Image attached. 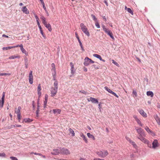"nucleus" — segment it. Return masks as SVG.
I'll use <instances>...</instances> for the list:
<instances>
[{"instance_id": "19", "label": "nucleus", "mask_w": 160, "mask_h": 160, "mask_svg": "<svg viewBox=\"0 0 160 160\" xmlns=\"http://www.w3.org/2000/svg\"><path fill=\"white\" fill-rule=\"evenodd\" d=\"M93 55L94 57L99 59L100 60L102 61L103 62H105V60L102 59L100 55L96 54H93Z\"/></svg>"}, {"instance_id": "38", "label": "nucleus", "mask_w": 160, "mask_h": 160, "mask_svg": "<svg viewBox=\"0 0 160 160\" xmlns=\"http://www.w3.org/2000/svg\"><path fill=\"white\" fill-rule=\"evenodd\" d=\"M145 129L148 133H149V132L151 131V130L147 126H146L145 127Z\"/></svg>"}, {"instance_id": "7", "label": "nucleus", "mask_w": 160, "mask_h": 160, "mask_svg": "<svg viewBox=\"0 0 160 160\" xmlns=\"http://www.w3.org/2000/svg\"><path fill=\"white\" fill-rule=\"evenodd\" d=\"M57 88L52 87L51 89V96L52 97L54 96L57 94L58 91Z\"/></svg>"}, {"instance_id": "43", "label": "nucleus", "mask_w": 160, "mask_h": 160, "mask_svg": "<svg viewBox=\"0 0 160 160\" xmlns=\"http://www.w3.org/2000/svg\"><path fill=\"white\" fill-rule=\"evenodd\" d=\"M95 22V25L98 28H100V26L99 25V24L98 22V21H96Z\"/></svg>"}, {"instance_id": "16", "label": "nucleus", "mask_w": 160, "mask_h": 160, "mask_svg": "<svg viewBox=\"0 0 160 160\" xmlns=\"http://www.w3.org/2000/svg\"><path fill=\"white\" fill-rule=\"evenodd\" d=\"M70 64L71 67V73L72 75H73L75 71V70L74 68V65L72 62L70 63Z\"/></svg>"}, {"instance_id": "13", "label": "nucleus", "mask_w": 160, "mask_h": 160, "mask_svg": "<svg viewBox=\"0 0 160 160\" xmlns=\"http://www.w3.org/2000/svg\"><path fill=\"white\" fill-rule=\"evenodd\" d=\"M105 89L107 90L108 92L112 94L114 96H116L117 98H118V96L117 95L116 93L114 92H112L110 89L107 87H104Z\"/></svg>"}, {"instance_id": "59", "label": "nucleus", "mask_w": 160, "mask_h": 160, "mask_svg": "<svg viewBox=\"0 0 160 160\" xmlns=\"http://www.w3.org/2000/svg\"><path fill=\"white\" fill-rule=\"evenodd\" d=\"M103 20H104V21H106L107 19H106V17L105 16H103Z\"/></svg>"}, {"instance_id": "64", "label": "nucleus", "mask_w": 160, "mask_h": 160, "mask_svg": "<svg viewBox=\"0 0 160 160\" xmlns=\"http://www.w3.org/2000/svg\"><path fill=\"white\" fill-rule=\"evenodd\" d=\"M37 22L38 26H40V23H39L38 21L37 20Z\"/></svg>"}, {"instance_id": "24", "label": "nucleus", "mask_w": 160, "mask_h": 160, "mask_svg": "<svg viewBox=\"0 0 160 160\" xmlns=\"http://www.w3.org/2000/svg\"><path fill=\"white\" fill-rule=\"evenodd\" d=\"M87 135L89 138L92 139L93 140L95 139L94 136L92 134H91L90 133H87Z\"/></svg>"}, {"instance_id": "22", "label": "nucleus", "mask_w": 160, "mask_h": 160, "mask_svg": "<svg viewBox=\"0 0 160 160\" xmlns=\"http://www.w3.org/2000/svg\"><path fill=\"white\" fill-rule=\"evenodd\" d=\"M80 135V136L82 138L85 142L87 143L88 142V140L85 136L82 133H81Z\"/></svg>"}, {"instance_id": "17", "label": "nucleus", "mask_w": 160, "mask_h": 160, "mask_svg": "<svg viewBox=\"0 0 160 160\" xmlns=\"http://www.w3.org/2000/svg\"><path fill=\"white\" fill-rule=\"evenodd\" d=\"M52 111L54 114L55 115H58L61 113V110L59 109H54L52 110Z\"/></svg>"}, {"instance_id": "15", "label": "nucleus", "mask_w": 160, "mask_h": 160, "mask_svg": "<svg viewBox=\"0 0 160 160\" xmlns=\"http://www.w3.org/2000/svg\"><path fill=\"white\" fill-rule=\"evenodd\" d=\"M41 84H39L38 85V88H37V92H38V95L39 98H40L41 95Z\"/></svg>"}, {"instance_id": "37", "label": "nucleus", "mask_w": 160, "mask_h": 160, "mask_svg": "<svg viewBox=\"0 0 160 160\" xmlns=\"http://www.w3.org/2000/svg\"><path fill=\"white\" fill-rule=\"evenodd\" d=\"M148 133L152 137L155 136L156 135L155 133L154 132H153L152 130L151 131Z\"/></svg>"}, {"instance_id": "12", "label": "nucleus", "mask_w": 160, "mask_h": 160, "mask_svg": "<svg viewBox=\"0 0 160 160\" xmlns=\"http://www.w3.org/2000/svg\"><path fill=\"white\" fill-rule=\"evenodd\" d=\"M32 71H30L29 74V82L30 84H32L33 82V76H32Z\"/></svg>"}, {"instance_id": "35", "label": "nucleus", "mask_w": 160, "mask_h": 160, "mask_svg": "<svg viewBox=\"0 0 160 160\" xmlns=\"http://www.w3.org/2000/svg\"><path fill=\"white\" fill-rule=\"evenodd\" d=\"M154 118L156 120L157 122L159 124V123H160V120L159 119V117L157 116V115H156L155 116Z\"/></svg>"}, {"instance_id": "54", "label": "nucleus", "mask_w": 160, "mask_h": 160, "mask_svg": "<svg viewBox=\"0 0 160 160\" xmlns=\"http://www.w3.org/2000/svg\"><path fill=\"white\" fill-rule=\"evenodd\" d=\"M10 75H11V74L10 73H4V75L10 76Z\"/></svg>"}, {"instance_id": "55", "label": "nucleus", "mask_w": 160, "mask_h": 160, "mask_svg": "<svg viewBox=\"0 0 160 160\" xmlns=\"http://www.w3.org/2000/svg\"><path fill=\"white\" fill-rule=\"evenodd\" d=\"M48 96L47 94H46L45 95V99L48 100Z\"/></svg>"}, {"instance_id": "28", "label": "nucleus", "mask_w": 160, "mask_h": 160, "mask_svg": "<svg viewBox=\"0 0 160 160\" xmlns=\"http://www.w3.org/2000/svg\"><path fill=\"white\" fill-rule=\"evenodd\" d=\"M125 10H127L128 11V12L131 13L132 14V15H133V12L130 8H128L126 6H125Z\"/></svg>"}, {"instance_id": "61", "label": "nucleus", "mask_w": 160, "mask_h": 160, "mask_svg": "<svg viewBox=\"0 0 160 160\" xmlns=\"http://www.w3.org/2000/svg\"><path fill=\"white\" fill-rule=\"evenodd\" d=\"M93 160H101V159L98 158H95Z\"/></svg>"}, {"instance_id": "3", "label": "nucleus", "mask_w": 160, "mask_h": 160, "mask_svg": "<svg viewBox=\"0 0 160 160\" xmlns=\"http://www.w3.org/2000/svg\"><path fill=\"white\" fill-rule=\"evenodd\" d=\"M102 27L103 28V30L104 31L107 33L108 35L110 36V37L113 40L114 39V38L113 36L112 32L110 31L108 29L106 28L105 26L104 25L102 26Z\"/></svg>"}, {"instance_id": "62", "label": "nucleus", "mask_w": 160, "mask_h": 160, "mask_svg": "<svg viewBox=\"0 0 160 160\" xmlns=\"http://www.w3.org/2000/svg\"><path fill=\"white\" fill-rule=\"evenodd\" d=\"M52 68H55V65L54 63H52Z\"/></svg>"}, {"instance_id": "63", "label": "nucleus", "mask_w": 160, "mask_h": 160, "mask_svg": "<svg viewBox=\"0 0 160 160\" xmlns=\"http://www.w3.org/2000/svg\"><path fill=\"white\" fill-rule=\"evenodd\" d=\"M45 12H46V13H47V16H48L49 15V13H48V11H47V10H45Z\"/></svg>"}, {"instance_id": "4", "label": "nucleus", "mask_w": 160, "mask_h": 160, "mask_svg": "<svg viewBox=\"0 0 160 160\" xmlns=\"http://www.w3.org/2000/svg\"><path fill=\"white\" fill-rule=\"evenodd\" d=\"M94 62L93 61L88 57H86L84 59V61L83 64L85 66H87L89 64L91 63H93Z\"/></svg>"}, {"instance_id": "10", "label": "nucleus", "mask_w": 160, "mask_h": 160, "mask_svg": "<svg viewBox=\"0 0 160 160\" xmlns=\"http://www.w3.org/2000/svg\"><path fill=\"white\" fill-rule=\"evenodd\" d=\"M61 153L63 154L67 155L70 154V152L68 149L65 148H62L61 149Z\"/></svg>"}, {"instance_id": "18", "label": "nucleus", "mask_w": 160, "mask_h": 160, "mask_svg": "<svg viewBox=\"0 0 160 160\" xmlns=\"http://www.w3.org/2000/svg\"><path fill=\"white\" fill-rule=\"evenodd\" d=\"M22 10L23 13L26 14H28L29 13V11L28 10L26 6L22 7Z\"/></svg>"}, {"instance_id": "31", "label": "nucleus", "mask_w": 160, "mask_h": 160, "mask_svg": "<svg viewBox=\"0 0 160 160\" xmlns=\"http://www.w3.org/2000/svg\"><path fill=\"white\" fill-rule=\"evenodd\" d=\"M136 121L137 122V123L140 126L142 127L143 126V124L141 122L139 118L136 120Z\"/></svg>"}, {"instance_id": "52", "label": "nucleus", "mask_w": 160, "mask_h": 160, "mask_svg": "<svg viewBox=\"0 0 160 160\" xmlns=\"http://www.w3.org/2000/svg\"><path fill=\"white\" fill-rule=\"evenodd\" d=\"M75 34L76 37V38H77V39H78V40L79 39V38L78 37V36L77 33L76 32Z\"/></svg>"}, {"instance_id": "48", "label": "nucleus", "mask_w": 160, "mask_h": 160, "mask_svg": "<svg viewBox=\"0 0 160 160\" xmlns=\"http://www.w3.org/2000/svg\"><path fill=\"white\" fill-rule=\"evenodd\" d=\"M18 118V119L19 120V121L20 122L21 119V114L17 115Z\"/></svg>"}, {"instance_id": "53", "label": "nucleus", "mask_w": 160, "mask_h": 160, "mask_svg": "<svg viewBox=\"0 0 160 160\" xmlns=\"http://www.w3.org/2000/svg\"><path fill=\"white\" fill-rule=\"evenodd\" d=\"M4 97H2L1 98V102H2V104L3 103H4Z\"/></svg>"}, {"instance_id": "21", "label": "nucleus", "mask_w": 160, "mask_h": 160, "mask_svg": "<svg viewBox=\"0 0 160 160\" xmlns=\"http://www.w3.org/2000/svg\"><path fill=\"white\" fill-rule=\"evenodd\" d=\"M40 18L42 20V23L44 25H45L48 24L46 21V18L43 16H42Z\"/></svg>"}, {"instance_id": "40", "label": "nucleus", "mask_w": 160, "mask_h": 160, "mask_svg": "<svg viewBox=\"0 0 160 160\" xmlns=\"http://www.w3.org/2000/svg\"><path fill=\"white\" fill-rule=\"evenodd\" d=\"M21 126L19 125H12L11 126V127L9 128H11L14 127H20Z\"/></svg>"}, {"instance_id": "25", "label": "nucleus", "mask_w": 160, "mask_h": 160, "mask_svg": "<svg viewBox=\"0 0 160 160\" xmlns=\"http://www.w3.org/2000/svg\"><path fill=\"white\" fill-rule=\"evenodd\" d=\"M20 56L18 55L16 56L15 55L12 56L9 58V59H13L16 58H19Z\"/></svg>"}, {"instance_id": "30", "label": "nucleus", "mask_w": 160, "mask_h": 160, "mask_svg": "<svg viewBox=\"0 0 160 160\" xmlns=\"http://www.w3.org/2000/svg\"><path fill=\"white\" fill-rule=\"evenodd\" d=\"M21 107H18V108L17 111H16L15 112L17 114V115L21 114L20 111L21 109Z\"/></svg>"}, {"instance_id": "47", "label": "nucleus", "mask_w": 160, "mask_h": 160, "mask_svg": "<svg viewBox=\"0 0 160 160\" xmlns=\"http://www.w3.org/2000/svg\"><path fill=\"white\" fill-rule=\"evenodd\" d=\"M41 3L44 9V10H47L46 8V7L45 6V4H44V2H42V3Z\"/></svg>"}, {"instance_id": "5", "label": "nucleus", "mask_w": 160, "mask_h": 160, "mask_svg": "<svg viewBox=\"0 0 160 160\" xmlns=\"http://www.w3.org/2000/svg\"><path fill=\"white\" fill-rule=\"evenodd\" d=\"M97 153L99 156L102 158L106 157L108 154V152L107 150L104 151V152L102 151L98 152Z\"/></svg>"}, {"instance_id": "34", "label": "nucleus", "mask_w": 160, "mask_h": 160, "mask_svg": "<svg viewBox=\"0 0 160 160\" xmlns=\"http://www.w3.org/2000/svg\"><path fill=\"white\" fill-rule=\"evenodd\" d=\"M16 48V47H14V46H12V47H3L2 48V49L3 50H8L9 49H11V48Z\"/></svg>"}, {"instance_id": "60", "label": "nucleus", "mask_w": 160, "mask_h": 160, "mask_svg": "<svg viewBox=\"0 0 160 160\" xmlns=\"http://www.w3.org/2000/svg\"><path fill=\"white\" fill-rule=\"evenodd\" d=\"M2 36L3 37H5L6 38H8V36H7V35H4V34H3Z\"/></svg>"}, {"instance_id": "44", "label": "nucleus", "mask_w": 160, "mask_h": 160, "mask_svg": "<svg viewBox=\"0 0 160 160\" xmlns=\"http://www.w3.org/2000/svg\"><path fill=\"white\" fill-rule=\"evenodd\" d=\"M40 31L41 33L42 34V36L44 38V39H46V37L44 35V33L43 32L42 30H40Z\"/></svg>"}, {"instance_id": "32", "label": "nucleus", "mask_w": 160, "mask_h": 160, "mask_svg": "<svg viewBox=\"0 0 160 160\" xmlns=\"http://www.w3.org/2000/svg\"><path fill=\"white\" fill-rule=\"evenodd\" d=\"M68 131L69 132L71 133L72 134V136H74L75 135V133L74 131L71 128H69V129Z\"/></svg>"}, {"instance_id": "33", "label": "nucleus", "mask_w": 160, "mask_h": 160, "mask_svg": "<svg viewBox=\"0 0 160 160\" xmlns=\"http://www.w3.org/2000/svg\"><path fill=\"white\" fill-rule=\"evenodd\" d=\"M132 93L133 95V97H137V92L135 90L133 89Z\"/></svg>"}, {"instance_id": "49", "label": "nucleus", "mask_w": 160, "mask_h": 160, "mask_svg": "<svg viewBox=\"0 0 160 160\" xmlns=\"http://www.w3.org/2000/svg\"><path fill=\"white\" fill-rule=\"evenodd\" d=\"M133 117L134 118L135 120H136L138 119V118L137 116L135 115H133Z\"/></svg>"}, {"instance_id": "51", "label": "nucleus", "mask_w": 160, "mask_h": 160, "mask_svg": "<svg viewBox=\"0 0 160 160\" xmlns=\"http://www.w3.org/2000/svg\"><path fill=\"white\" fill-rule=\"evenodd\" d=\"M131 144L134 146V147H136V145L134 142H132Z\"/></svg>"}, {"instance_id": "2", "label": "nucleus", "mask_w": 160, "mask_h": 160, "mask_svg": "<svg viewBox=\"0 0 160 160\" xmlns=\"http://www.w3.org/2000/svg\"><path fill=\"white\" fill-rule=\"evenodd\" d=\"M148 146L150 148L155 149H157V148L159 147V144L158 140L156 139H155L153 141L152 143V146L149 142L148 144Z\"/></svg>"}, {"instance_id": "26", "label": "nucleus", "mask_w": 160, "mask_h": 160, "mask_svg": "<svg viewBox=\"0 0 160 160\" xmlns=\"http://www.w3.org/2000/svg\"><path fill=\"white\" fill-rule=\"evenodd\" d=\"M90 99L92 103H96L98 102L97 99L94 98H90Z\"/></svg>"}, {"instance_id": "27", "label": "nucleus", "mask_w": 160, "mask_h": 160, "mask_svg": "<svg viewBox=\"0 0 160 160\" xmlns=\"http://www.w3.org/2000/svg\"><path fill=\"white\" fill-rule=\"evenodd\" d=\"M45 26L46 27V28L48 29V30L50 32H51L52 31V28H51V26L50 24L48 23L46 25H45Z\"/></svg>"}, {"instance_id": "8", "label": "nucleus", "mask_w": 160, "mask_h": 160, "mask_svg": "<svg viewBox=\"0 0 160 160\" xmlns=\"http://www.w3.org/2000/svg\"><path fill=\"white\" fill-rule=\"evenodd\" d=\"M142 135H139L138 137V138L140 139L141 141L143 143L148 144L149 142L148 140L145 139L144 137H142Z\"/></svg>"}, {"instance_id": "11", "label": "nucleus", "mask_w": 160, "mask_h": 160, "mask_svg": "<svg viewBox=\"0 0 160 160\" xmlns=\"http://www.w3.org/2000/svg\"><path fill=\"white\" fill-rule=\"evenodd\" d=\"M135 129L139 135H144V134L143 130L141 128L137 127L135 128Z\"/></svg>"}, {"instance_id": "57", "label": "nucleus", "mask_w": 160, "mask_h": 160, "mask_svg": "<svg viewBox=\"0 0 160 160\" xmlns=\"http://www.w3.org/2000/svg\"><path fill=\"white\" fill-rule=\"evenodd\" d=\"M83 70L85 72H87V69L85 67L83 68Z\"/></svg>"}, {"instance_id": "29", "label": "nucleus", "mask_w": 160, "mask_h": 160, "mask_svg": "<svg viewBox=\"0 0 160 160\" xmlns=\"http://www.w3.org/2000/svg\"><path fill=\"white\" fill-rule=\"evenodd\" d=\"M147 95L148 96H150L151 97H152L153 96V93L152 91L147 92Z\"/></svg>"}, {"instance_id": "1", "label": "nucleus", "mask_w": 160, "mask_h": 160, "mask_svg": "<svg viewBox=\"0 0 160 160\" xmlns=\"http://www.w3.org/2000/svg\"><path fill=\"white\" fill-rule=\"evenodd\" d=\"M80 27L82 32L87 36L89 37L90 32L84 24L83 23H81L80 24Z\"/></svg>"}, {"instance_id": "41", "label": "nucleus", "mask_w": 160, "mask_h": 160, "mask_svg": "<svg viewBox=\"0 0 160 160\" xmlns=\"http://www.w3.org/2000/svg\"><path fill=\"white\" fill-rule=\"evenodd\" d=\"M0 157L5 158L6 157L5 153L4 152L0 153Z\"/></svg>"}, {"instance_id": "42", "label": "nucleus", "mask_w": 160, "mask_h": 160, "mask_svg": "<svg viewBox=\"0 0 160 160\" xmlns=\"http://www.w3.org/2000/svg\"><path fill=\"white\" fill-rule=\"evenodd\" d=\"M112 62L115 65H116L118 67H119V64H118V63L117 62H115L114 60H112Z\"/></svg>"}, {"instance_id": "58", "label": "nucleus", "mask_w": 160, "mask_h": 160, "mask_svg": "<svg viewBox=\"0 0 160 160\" xmlns=\"http://www.w3.org/2000/svg\"><path fill=\"white\" fill-rule=\"evenodd\" d=\"M104 2L105 3L106 5L107 6H108V2H107L106 1V0H105L104 1Z\"/></svg>"}, {"instance_id": "45", "label": "nucleus", "mask_w": 160, "mask_h": 160, "mask_svg": "<svg viewBox=\"0 0 160 160\" xmlns=\"http://www.w3.org/2000/svg\"><path fill=\"white\" fill-rule=\"evenodd\" d=\"M10 158L12 160H18L17 158L14 157H11Z\"/></svg>"}, {"instance_id": "20", "label": "nucleus", "mask_w": 160, "mask_h": 160, "mask_svg": "<svg viewBox=\"0 0 160 160\" xmlns=\"http://www.w3.org/2000/svg\"><path fill=\"white\" fill-rule=\"evenodd\" d=\"M53 80L55 81L53 85L54 86L53 88H54L58 89V82L56 80L55 76L53 77Z\"/></svg>"}, {"instance_id": "36", "label": "nucleus", "mask_w": 160, "mask_h": 160, "mask_svg": "<svg viewBox=\"0 0 160 160\" xmlns=\"http://www.w3.org/2000/svg\"><path fill=\"white\" fill-rule=\"evenodd\" d=\"M148 133L152 137L155 136L156 135L155 133L154 132H153L152 130L151 131Z\"/></svg>"}, {"instance_id": "56", "label": "nucleus", "mask_w": 160, "mask_h": 160, "mask_svg": "<svg viewBox=\"0 0 160 160\" xmlns=\"http://www.w3.org/2000/svg\"><path fill=\"white\" fill-rule=\"evenodd\" d=\"M78 41L79 43V44H80V46H82V43L81 42V41H80V39H79V40H78Z\"/></svg>"}, {"instance_id": "46", "label": "nucleus", "mask_w": 160, "mask_h": 160, "mask_svg": "<svg viewBox=\"0 0 160 160\" xmlns=\"http://www.w3.org/2000/svg\"><path fill=\"white\" fill-rule=\"evenodd\" d=\"M47 102H48V100L45 99V101L44 102V108H45L46 106Z\"/></svg>"}, {"instance_id": "23", "label": "nucleus", "mask_w": 160, "mask_h": 160, "mask_svg": "<svg viewBox=\"0 0 160 160\" xmlns=\"http://www.w3.org/2000/svg\"><path fill=\"white\" fill-rule=\"evenodd\" d=\"M32 121V119H30L29 118H27L24 119L23 122L26 123H29L31 122Z\"/></svg>"}, {"instance_id": "14", "label": "nucleus", "mask_w": 160, "mask_h": 160, "mask_svg": "<svg viewBox=\"0 0 160 160\" xmlns=\"http://www.w3.org/2000/svg\"><path fill=\"white\" fill-rule=\"evenodd\" d=\"M138 111L140 114L144 118H146L147 117V114L144 112V111L142 109H140L138 110Z\"/></svg>"}, {"instance_id": "6", "label": "nucleus", "mask_w": 160, "mask_h": 160, "mask_svg": "<svg viewBox=\"0 0 160 160\" xmlns=\"http://www.w3.org/2000/svg\"><path fill=\"white\" fill-rule=\"evenodd\" d=\"M14 47H19L20 48V50L26 56H28V53L27 52L25 49L23 48V46L22 44L20 45H18L17 46H14Z\"/></svg>"}, {"instance_id": "50", "label": "nucleus", "mask_w": 160, "mask_h": 160, "mask_svg": "<svg viewBox=\"0 0 160 160\" xmlns=\"http://www.w3.org/2000/svg\"><path fill=\"white\" fill-rule=\"evenodd\" d=\"M34 15L35 16V17L36 19V21H37V20L38 21L39 19L38 17V16L36 15V14L35 13H34Z\"/></svg>"}, {"instance_id": "9", "label": "nucleus", "mask_w": 160, "mask_h": 160, "mask_svg": "<svg viewBox=\"0 0 160 160\" xmlns=\"http://www.w3.org/2000/svg\"><path fill=\"white\" fill-rule=\"evenodd\" d=\"M61 149H62L61 148L54 149L52 152H51V154L53 155H56L61 153Z\"/></svg>"}, {"instance_id": "39", "label": "nucleus", "mask_w": 160, "mask_h": 160, "mask_svg": "<svg viewBox=\"0 0 160 160\" xmlns=\"http://www.w3.org/2000/svg\"><path fill=\"white\" fill-rule=\"evenodd\" d=\"M91 16L93 20L95 21V22L98 21L97 18H96V17L94 15L92 14Z\"/></svg>"}]
</instances>
